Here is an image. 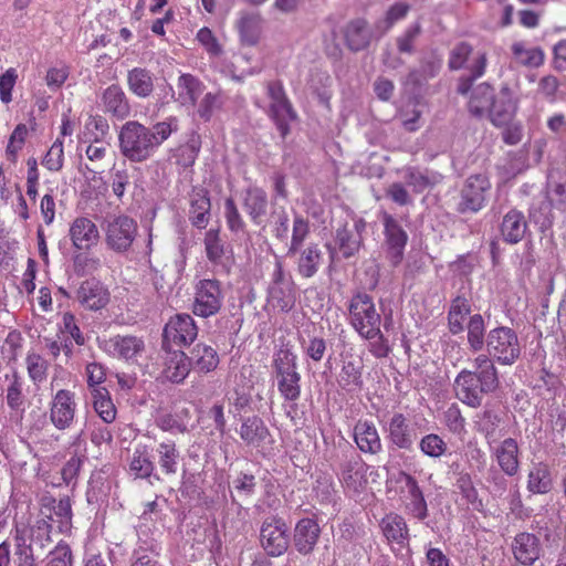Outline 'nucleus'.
Here are the masks:
<instances>
[{"instance_id": "nucleus-1", "label": "nucleus", "mask_w": 566, "mask_h": 566, "mask_svg": "<svg viewBox=\"0 0 566 566\" xmlns=\"http://www.w3.org/2000/svg\"><path fill=\"white\" fill-rule=\"evenodd\" d=\"M474 370L463 369L454 379L457 398L472 408L482 405L484 396L494 392L499 385V373L494 363L484 354L473 360Z\"/></svg>"}, {"instance_id": "nucleus-2", "label": "nucleus", "mask_w": 566, "mask_h": 566, "mask_svg": "<svg viewBox=\"0 0 566 566\" xmlns=\"http://www.w3.org/2000/svg\"><path fill=\"white\" fill-rule=\"evenodd\" d=\"M554 210L566 213V169L552 168L547 175L545 200L538 207L541 218L536 217V209L530 210V216L543 226H551L555 216Z\"/></svg>"}, {"instance_id": "nucleus-3", "label": "nucleus", "mask_w": 566, "mask_h": 566, "mask_svg": "<svg viewBox=\"0 0 566 566\" xmlns=\"http://www.w3.org/2000/svg\"><path fill=\"white\" fill-rule=\"evenodd\" d=\"M350 324L365 339H374L380 335V314L376 311L371 296L357 293L349 303Z\"/></svg>"}, {"instance_id": "nucleus-4", "label": "nucleus", "mask_w": 566, "mask_h": 566, "mask_svg": "<svg viewBox=\"0 0 566 566\" xmlns=\"http://www.w3.org/2000/svg\"><path fill=\"white\" fill-rule=\"evenodd\" d=\"M486 356L501 365H513L521 355L517 334L510 327L500 326L486 335Z\"/></svg>"}, {"instance_id": "nucleus-5", "label": "nucleus", "mask_w": 566, "mask_h": 566, "mask_svg": "<svg viewBox=\"0 0 566 566\" xmlns=\"http://www.w3.org/2000/svg\"><path fill=\"white\" fill-rule=\"evenodd\" d=\"M103 230L106 247L115 253L124 254L132 248L138 233V226L128 216H117L106 219Z\"/></svg>"}, {"instance_id": "nucleus-6", "label": "nucleus", "mask_w": 566, "mask_h": 566, "mask_svg": "<svg viewBox=\"0 0 566 566\" xmlns=\"http://www.w3.org/2000/svg\"><path fill=\"white\" fill-rule=\"evenodd\" d=\"M266 91L270 98L268 114L280 130L281 137L285 138L290 132V124L296 119V113L286 97L282 83L269 82Z\"/></svg>"}, {"instance_id": "nucleus-7", "label": "nucleus", "mask_w": 566, "mask_h": 566, "mask_svg": "<svg viewBox=\"0 0 566 566\" xmlns=\"http://www.w3.org/2000/svg\"><path fill=\"white\" fill-rule=\"evenodd\" d=\"M384 226L382 250L387 261L392 266H398L403 260L405 248L408 242V233L401 223L388 212H382Z\"/></svg>"}, {"instance_id": "nucleus-8", "label": "nucleus", "mask_w": 566, "mask_h": 566, "mask_svg": "<svg viewBox=\"0 0 566 566\" xmlns=\"http://www.w3.org/2000/svg\"><path fill=\"white\" fill-rule=\"evenodd\" d=\"M224 294L217 280H200L195 287L192 312L199 317H210L218 314L223 304Z\"/></svg>"}, {"instance_id": "nucleus-9", "label": "nucleus", "mask_w": 566, "mask_h": 566, "mask_svg": "<svg viewBox=\"0 0 566 566\" xmlns=\"http://www.w3.org/2000/svg\"><path fill=\"white\" fill-rule=\"evenodd\" d=\"M261 544L271 556L283 555L290 545L289 527L279 516L266 517L260 531Z\"/></svg>"}, {"instance_id": "nucleus-10", "label": "nucleus", "mask_w": 566, "mask_h": 566, "mask_svg": "<svg viewBox=\"0 0 566 566\" xmlns=\"http://www.w3.org/2000/svg\"><path fill=\"white\" fill-rule=\"evenodd\" d=\"M198 335V327L195 319L186 313L176 314L170 317L164 328V342L177 346L190 345Z\"/></svg>"}, {"instance_id": "nucleus-11", "label": "nucleus", "mask_w": 566, "mask_h": 566, "mask_svg": "<svg viewBox=\"0 0 566 566\" xmlns=\"http://www.w3.org/2000/svg\"><path fill=\"white\" fill-rule=\"evenodd\" d=\"M491 184L484 175L470 176L461 191L459 210L461 212H478L484 207L485 195Z\"/></svg>"}, {"instance_id": "nucleus-12", "label": "nucleus", "mask_w": 566, "mask_h": 566, "mask_svg": "<svg viewBox=\"0 0 566 566\" xmlns=\"http://www.w3.org/2000/svg\"><path fill=\"white\" fill-rule=\"evenodd\" d=\"M365 229L366 222L359 218L345 222L336 230L335 242L344 258L348 259L359 251Z\"/></svg>"}, {"instance_id": "nucleus-13", "label": "nucleus", "mask_w": 566, "mask_h": 566, "mask_svg": "<svg viewBox=\"0 0 566 566\" xmlns=\"http://www.w3.org/2000/svg\"><path fill=\"white\" fill-rule=\"evenodd\" d=\"M269 296L273 305L281 311L289 312L295 303L293 282L286 276L283 266L276 262L269 289Z\"/></svg>"}, {"instance_id": "nucleus-14", "label": "nucleus", "mask_w": 566, "mask_h": 566, "mask_svg": "<svg viewBox=\"0 0 566 566\" xmlns=\"http://www.w3.org/2000/svg\"><path fill=\"white\" fill-rule=\"evenodd\" d=\"M34 536L35 528L30 520L27 523L17 522L14 566H35L33 552Z\"/></svg>"}, {"instance_id": "nucleus-15", "label": "nucleus", "mask_w": 566, "mask_h": 566, "mask_svg": "<svg viewBox=\"0 0 566 566\" xmlns=\"http://www.w3.org/2000/svg\"><path fill=\"white\" fill-rule=\"evenodd\" d=\"M367 470L368 467L361 457L356 452H352L345 457L340 464V481L347 489L357 492L367 483Z\"/></svg>"}, {"instance_id": "nucleus-16", "label": "nucleus", "mask_w": 566, "mask_h": 566, "mask_svg": "<svg viewBox=\"0 0 566 566\" xmlns=\"http://www.w3.org/2000/svg\"><path fill=\"white\" fill-rule=\"evenodd\" d=\"M101 348L113 357L128 360L143 352L144 342L136 336L117 335L102 340Z\"/></svg>"}, {"instance_id": "nucleus-17", "label": "nucleus", "mask_w": 566, "mask_h": 566, "mask_svg": "<svg viewBox=\"0 0 566 566\" xmlns=\"http://www.w3.org/2000/svg\"><path fill=\"white\" fill-rule=\"evenodd\" d=\"M387 430L388 439L395 447L408 451L412 449L417 432L402 413H395L390 418Z\"/></svg>"}, {"instance_id": "nucleus-18", "label": "nucleus", "mask_w": 566, "mask_h": 566, "mask_svg": "<svg viewBox=\"0 0 566 566\" xmlns=\"http://www.w3.org/2000/svg\"><path fill=\"white\" fill-rule=\"evenodd\" d=\"M512 552L520 564L531 566L541 556V541L535 534L520 533L513 539Z\"/></svg>"}, {"instance_id": "nucleus-19", "label": "nucleus", "mask_w": 566, "mask_h": 566, "mask_svg": "<svg viewBox=\"0 0 566 566\" xmlns=\"http://www.w3.org/2000/svg\"><path fill=\"white\" fill-rule=\"evenodd\" d=\"M73 245L78 250H88L96 245L99 232L96 224L86 217L76 218L69 231Z\"/></svg>"}, {"instance_id": "nucleus-20", "label": "nucleus", "mask_w": 566, "mask_h": 566, "mask_svg": "<svg viewBox=\"0 0 566 566\" xmlns=\"http://www.w3.org/2000/svg\"><path fill=\"white\" fill-rule=\"evenodd\" d=\"M516 109V102L512 91L509 87H503L497 95H493L491 102L489 117L495 126L507 124Z\"/></svg>"}, {"instance_id": "nucleus-21", "label": "nucleus", "mask_w": 566, "mask_h": 566, "mask_svg": "<svg viewBox=\"0 0 566 566\" xmlns=\"http://www.w3.org/2000/svg\"><path fill=\"white\" fill-rule=\"evenodd\" d=\"M401 478L405 482L406 512L418 520H424L428 516V505L417 480L408 473H401Z\"/></svg>"}, {"instance_id": "nucleus-22", "label": "nucleus", "mask_w": 566, "mask_h": 566, "mask_svg": "<svg viewBox=\"0 0 566 566\" xmlns=\"http://www.w3.org/2000/svg\"><path fill=\"white\" fill-rule=\"evenodd\" d=\"M73 395L67 390H59L51 406V421L57 429L69 428L75 415Z\"/></svg>"}, {"instance_id": "nucleus-23", "label": "nucleus", "mask_w": 566, "mask_h": 566, "mask_svg": "<svg viewBox=\"0 0 566 566\" xmlns=\"http://www.w3.org/2000/svg\"><path fill=\"white\" fill-rule=\"evenodd\" d=\"M321 534L319 525L313 518H302L294 528V546L302 555L313 552Z\"/></svg>"}, {"instance_id": "nucleus-24", "label": "nucleus", "mask_w": 566, "mask_h": 566, "mask_svg": "<svg viewBox=\"0 0 566 566\" xmlns=\"http://www.w3.org/2000/svg\"><path fill=\"white\" fill-rule=\"evenodd\" d=\"M263 19L256 11H240L235 28L239 32L240 41L245 45H255L262 33Z\"/></svg>"}, {"instance_id": "nucleus-25", "label": "nucleus", "mask_w": 566, "mask_h": 566, "mask_svg": "<svg viewBox=\"0 0 566 566\" xmlns=\"http://www.w3.org/2000/svg\"><path fill=\"white\" fill-rule=\"evenodd\" d=\"M77 301L87 310L97 311L108 302L106 289L95 279L84 281L76 292Z\"/></svg>"}, {"instance_id": "nucleus-26", "label": "nucleus", "mask_w": 566, "mask_h": 566, "mask_svg": "<svg viewBox=\"0 0 566 566\" xmlns=\"http://www.w3.org/2000/svg\"><path fill=\"white\" fill-rule=\"evenodd\" d=\"M354 440L364 453L378 454L382 450L381 440L376 426L367 420H359L354 426Z\"/></svg>"}, {"instance_id": "nucleus-27", "label": "nucleus", "mask_w": 566, "mask_h": 566, "mask_svg": "<svg viewBox=\"0 0 566 566\" xmlns=\"http://www.w3.org/2000/svg\"><path fill=\"white\" fill-rule=\"evenodd\" d=\"M497 464L507 476L520 471V448L515 439H504L494 450Z\"/></svg>"}, {"instance_id": "nucleus-28", "label": "nucleus", "mask_w": 566, "mask_h": 566, "mask_svg": "<svg viewBox=\"0 0 566 566\" xmlns=\"http://www.w3.org/2000/svg\"><path fill=\"white\" fill-rule=\"evenodd\" d=\"M240 438L248 447L260 448L270 439V431L264 421L258 416L243 419L240 429Z\"/></svg>"}, {"instance_id": "nucleus-29", "label": "nucleus", "mask_w": 566, "mask_h": 566, "mask_svg": "<svg viewBox=\"0 0 566 566\" xmlns=\"http://www.w3.org/2000/svg\"><path fill=\"white\" fill-rule=\"evenodd\" d=\"M501 235L506 243L516 244L521 242L527 231V222L523 212L511 209L501 223Z\"/></svg>"}, {"instance_id": "nucleus-30", "label": "nucleus", "mask_w": 566, "mask_h": 566, "mask_svg": "<svg viewBox=\"0 0 566 566\" xmlns=\"http://www.w3.org/2000/svg\"><path fill=\"white\" fill-rule=\"evenodd\" d=\"M363 368L364 364L360 357L354 355L345 356L338 377L339 386L347 391L360 389L363 386Z\"/></svg>"}, {"instance_id": "nucleus-31", "label": "nucleus", "mask_w": 566, "mask_h": 566, "mask_svg": "<svg viewBox=\"0 0 566 566\" xmlns=\"http://www.w3.org/2000/svg\"><path fill=\"white\" fill-rule=\"evenodd\" d=\"M243 209L251 221L260 226L266 216L268 196L265 191L258 187H251L243 195Z\"/></svg>"}, {"instance_id": "nucleus-32", "label": "nucleus", "mask_w": 566, "mask_h": 566, "mask_svg": "<svg viewBox=\"0 0 566 566\" xmlns=\"http://www.w3.org/2000/svg\"><path fill=\"white\" fill-rule=\"evenodd\" d=\"M379 527L388 543H396L403 546L409 541V530L405 518L397 513L386 514Z\"/></svg>"}, {"instance_id": "nucleus-33", "label": "nucleus", "mask_w": 566, "mask_h": 566, "mask_svg": "<svg viewBox=\"0 0 566 566\" xmlns=\"http://www.w3.org/2000/svg\"><path fill=\"white\" fill-rule=\"evenodd\" d=\"M40 509V514L43 516L41 520L38 518V539L46 536V541H50V530L51 525L48 523V520H53V513L59 516H67L71 512V506L67 501H59L56 504V501L54 499L43 497Z\"/></svg>"}, {"instance_id": "nucleus-34", "label": "nucleus", "mask_w": 566, "mask_h": 566, "mask_svg": "<svg viewBox=\"0 0 566 566\" xmlns=\"http://www.w3.org/2000/svg\"><path fill=\"white\" fill-rule=\"evenodd\" d=\"M104 109L118 118H125L130 113V106L125 92L119 85H109L102 95Z\"/></svg>"}, {"instance_id": "nucleus-35", "label": "nucleus", "mask_w": 566, "mask_h": 566, "mask_svg": "<svg viewBox=\"0 0 566 566\" xmlns=\"http://www.w3.org/2000/svg\"><path fill=\"white\" fill-rule=\"evenodd\" d=\"M210 199L205 189L193 190L190 196L189 219L198 229L207 227L210 218Z\"/></svg>"}, {"instance_id": "nucleus-36", "label": "nucleus", "mask_w": 566, "mask_h": 566, "mask_svg": "<svg viewBox=\"0 0 566 566\" xmlns=\"http://www.w3.org/2000/svg\"><path fill=\"white\" fill-rule=\"evenodd\" d=\"M203 83L191 74H181L177 82L178 102L184 106H195L203 93Z\"/></svg>"}, {"instance_id": "nucleus-37", "label": "nucleus", "mask_w": 566, "mask_h": 566, "mask_svg": "<svg viewBox=\"0 0 566 566\" xmlns=\"http://www.w3.org/2000/svg\"><path fill=\"white\" fill-rule=\"evenodd\" d=\"M405 182L417 193H420L441 181V175L416 167H406L401 170Z\"/></svg>"}, {"instance_id": "nucleus-38", "label": "nucleus", "mask_w": 566, "mask_h": 566, "mask_svg": "<svg viewBox=\"0 0 566 566\" xmlns=\"http://www.w3.org/2000/svg\"><path fill=\"white\" fill-rule=\"evenodd\" d=\"M190 371L189 357L181 350H172L168 354L164 374L171 382L179 384L188 376Z\"/></svg>"}, {"instance_id": "nucleus-39", "label": "nucleus", "mask_w": 566, "mask_h": 566, "mask_svg": "<svg viewBox=\"0 0 566 566\" xmlns=\"http://www.w3.org/2000/svg\"><path fill=\"white\" fill-rule=\"evenodd\" d=\"M190 366L198 373L207 374L214 370L219 364V356L214 348L206 344H197L189 357Z\"/></svg>"}, {"instance_id": "nucleus-40", "label": "nucleus", "mask_w": 566, "mask_h": 566, "mask_svg": "<svg viewBox=\"0 0 566 566\" xmlns=\"http://www.w3.org/2000/svg\"><path fill=\"white\" fill-rule=\"evenodd\" d=\"M297 259V272L302 277L310 279L314 276L321 265L323 254L317 244H310L300 249Z\"/></svg>"}, {"instance_id": "nucleus-41", "label": "nucleus", "mask_w": 566, "mask_h": 566, "mask_svg": "<svg viewBox=\"0 0 566 566\" xmlns=\"http://www.w3.org/2000/svg\"><path fill=\"white\" fill-rule=\"evenodd\" d=\"M553 489V479L547 464H534L527 475V490L533 494H546Z\"/></svg>"}, {"instance_id": "nucleus-42", "label": "nucleus", "mask_w": 566, "mask_h": 566, "mask_svg": "<svg viewBox=\"0 0 566 566\" xmlns=\"http://www.w3.org/2000/svg\"><path fill=\"white\" fill-rule=\"evenodd\" d=\"M157 461L163 473L175 475L178 471L180 453L175 441L167 440L158 444L156 449Z\"/></svg>"}, {"instance_id": "nucleus-43", "label": "nucleus", "mask_w": 566, "mask_h": 566, "mask_svg": "<svg viewBox=\"0 0 566 566\" xmlns=\"http://www.w3.org/2000/svg\"><path fill=\"white\" fill-rule=\"evenodd\" d=\"M127 85L133 94L146 98L154 91L153 74L146 69L135 67L127 74Z\"/></svg>"}, {"instance_id": "nucleus-44", "label": "nucleus", "mask_w": 566, "mask_h": 566, "mask_svg": "<svg viewBox=\"0 0 566 566\" xmlns=\"http://www.w3.org/2000/svg\"><path fill=\"white\" fill-rule=\"evenodd\" d=\"M470 312L469 300L463 296L452 300L448 312V326L451 334L457 335L464 331V321Z\"/></svg>"}, {"instance_id": "nucleus-45", "label": "nucleus", "mask_w": 566, "mask_h": 566, "mask_svg": "<svg viewBox=\"0 0 566 566\" xmlns=\"http://www.w3.org/2000/svg\"><path fill=\"white\" fill-rule=\"evenodd\" d=\"M272 367L275 378L300 374L297 371V356L289 347H281L273 354Z\"/></svg>"}, {"instance_id": "nucleus-46", "label": "nucleus", "mask_w": 566, "mask_h": 566, "mask_svg": "<svg viewBox=\"0 0 566 566\" xmlns=\"http://www.w3.org/2000/svg\"><path fill=\"white\" fill-rule=\"evenodd\" d=\"M515 63L526 67H538L544 62V52L536 46H527L524 42H514L511 46Z\"/></svg>"}, {"instance_id": "nucleus-47", "label": "nucleus", "mask_w": 566, "mask_h": 566, "mask_svg": "<svg viewBox=\"0 0 566 566\" xmlns=\"http://www.w3.org/2000/svg\"><path fill=\"white\" fill-rule=\"evenodd\" d=\"M369 31L364 19L350 21L345 28V40L353 51L365 49L369 43Z\"/></svg>"}, {"instance_id": "nucleus-48", "label": "nucleus", "mask_w": 566, "mask_h": 566, "mask_svg": "<svg viewBox=\"0 0 566 566\" xmlns=\"http://www.w3.org/2000/svg\"><path fill=\"white\" fill-rule=\"evenodd\" d=\"M493 95V88L489 84L483 83L478 85L470 97V112L476 116L489 115Z\"/></svg>"}, {"instance_id": "nucleus-49", "label": "nucleus", "mask_w": 566, "mask_h": 566, "mask_svg": "<svg viewBox=\"0 0 566 566\" xmlns=\"http://www.w3.org/2000/svg\"><path fill=\"white\" fill-rule=\"evenodd\" d=\"M485 327V321L481 314L470 316L467 325L468 345L473 353L480 352L484 344L486 345Z\"/></svg>"}, {"instance_id": "nucleus-50", "label": "nucleus", "mask_w": 566, "mask_h": 566, "mask_svg": "<svg viewBox=\"0 0 566 566\" xmlns=\"http://www.w3.org/2000/svg\"><path fill=\"white\" fill-rule=\"evenodd\" d=\"M93 407L101 419L106 423H112L116 419V408L113 403L107 389H93Z\"/></svg>"}, {"instance_id": "nucleus-51", "label": "nucleus", "mask_w": 566, "mask_h": 566, "mask_svg": "<svg viewBox=\"0 0 566 566\" xmlns=\"http://www.w3.org/2000/svg\"><path fill=\"white\" fill-rule=\"evenodd\" d=\"M129 469L136 475V478L145 479L151 475L155 465L150 460L147 448L145 446L135 448Z\"/></svg>"}, {"instance_id": "nucleus-52", "label": "nucleus", "mask_w": 566, "mask_h": 566, "mask_svg": "<svg viewBox=\"0 0 566 566\" xmlns=\"http://www.w3.org/2000/svg\"><path fill=\"white\" fill-rule=\"evenodd\" d=\"M423 105L418 99H409L399 111V118L406 130L415 132L420 127Z\"/></svg>"}, {"instance_id": "nucleus-53", "label": "nucleus", "mask_w": 566, "mask_h": 566, "mask_svg": "<svg viewBox=\"0 0 566 566\" xmlns=\"http://www.w3.org/2000/svg\"><path fill=\"white\" fill-rule=\"evenodd\" d=\"M310 234V222L303 216L295 213L293 219V229L291 243L287 249V256L295 255L302 248L305 239Z\"/></svg>"}, {"instance_id": "nucleus-54", "label": "nucleus", "mask_w": 566, "mask_h": 566, "mask_svg": "<svg viewBox=\"0 0 566 566\" xmlns=\"http://www.w3.org/2000/svg\"><path fill=\"white\" fill-rule=\"evenodd\" d=\"M419 448L424 455L438 459L446 454L448 444L439 434L429 433L421 438Z\"/></svg>"}, {"instance_id": "nucleus-55", "label": "nucleus", "mask_w": 566, "mask_h": 566, "mask_svg": "<svg viewBox=\"0 0 566 566\" xmlns=\"http://www.w3.org/2000/svg\"><path fill=\"white\" fill-rule=\"evenodd\" d=\"M277 390L289 401H296L301 397V374L276 378Z\"/></svg>"}, {"instance_id": "nucleus-56", "label": "nucleus", "mask_w": 566, "mask_h": 566, "mask_svg": "<svg viewBox=\"0 0 566 566\" xmlns=\"http://www.w3.org/2000/svg\"><path fill=\"white\" fill-rule=\"evenodd\" d=\"M207 258L214 264L222 262L224 248L219 237V230L210 229L205 237Z\"/></svg>"}, {"instance_id": "nucleus-57", "label": "nucleus", "mask_w": 566, "mask_h": 566, "mask_svg": "<svg viewBox=\"0 0 566 566\" xmlns=\"http://www.w3.org/2000/svg\"><path fill=\"white\" fill-rule=\"evenodd\" d=\"M150 142L149 130L138 122H127L120 129L119 142Z\"/></svg>"}, {"instance_id": "nucleus-58", "label": "nucleus", "mask_w": 566, "mask_h": 566, "mask_svg": "<svg viewBox=\"0 0 566 566\" xmlns=\"http://www.w3.org/2000/svg\"><path fill=\"white\" fill-rule=\"evenodd\" d=\"M222 103L223 96L220 92H208L198 106L199 116L205 120L210 119L213 112L220 108Z\"/></svg>"}, {"instance_id": "nucleus-59", "label": "nucleus", "mask_w": 566, "mask_h": 566, "mask_svg": "<svg viewBox=\"0 0 566 566\" xmlns=\"http://www.w3.org/2000/svg\"><path fill=\"white\" fill-rule=\"evenodd\" d=\"M409 11V6L405 2H396L386 12L384 21L377 24L382 32L388 31L397 21L402 20Z\"/></svg>"}, {"instance_id": "nucleus-60", "label": "nucleus", "mask_w": 566, "mask_h": 566, "mask_svg": "<svg viewBox=\"0 0 566 566\" xmlns=\"http://www.w3.org/2000/svg\"><path fill=\"white\" fill-rule=\"evenodd\" d=\"M171 151L177 165L189 167L195 163L199 147L196 144H179Z\"/></svg>"}, {"instance_id": "nucleus-61", "label": "nucleus", "mask_w": 566, "mask_h": 566, "mask_svg": "<svg viewBox=\"0 0 566 566\" xmlns=\"http://www.w3.org/2000/svg\"><path fill=\"white\" fill-rule=\"evenodd\" d=\"M196 39L210 56H219L222 53L221 44L209 28H201L197 32Z\"/></svg>"}, {"instance_id": "nucleus-62", "label": "nucleus", "mask_w": 566, "mask_h": 566, "mask_svg": "<svg viewBox=\"0 0 566 566\" xmlns=\"http://www.w3.org/2000/svg\"><path fill=\"white\" fill-rule=\"evenodd\" d=\"M102 265V261L98 256L80 253L74 258V269L76 273L85 275L97 271Z\"/></svg>"}, {"instance_id": "nucleus-63", "label": "nucleus", "mask_w": 566, "mask_h": 566, "mask_svg": "<svg viewBox=\"0 0 566 566\" xmlns=\"http://www.w3.org/2000/svg\"><path fill=\"white\" fill-rule=\"evenodd\" d=\"M224 216L227 224L232 232L243 231L244 221L232 198H227L224 202Z\"/></svg>"}, {"instance_id": "nucleus-64", "label": "nucleus", "mask_w": 566, "mask_h": 566, "mask_svg": "<svg viewBox=\"0 0 566 566\" xmlns=\"http://www.w3.org/2000/svg\"><path fill=\"white\" fill-rule=\"evenodd\" d=\"M46 566H71V549L65 544H57L48 555Z\"/></svg>"}]
</instances>
